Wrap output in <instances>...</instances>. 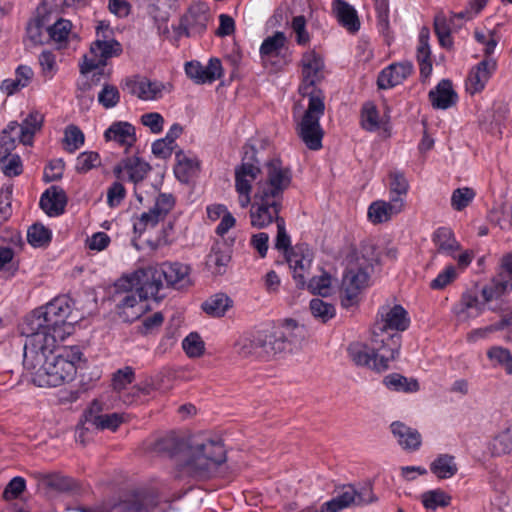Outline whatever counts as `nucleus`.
<instances>
[{
	"label": "nucleus",
	"mask_w": 512,
	"mask_h": 512,
	"mask_svg": "<svg viewBox=\"0 0 512 512\" xmlns=\"http://www.w3.org/2000/svg\"><path fill=\"white\" fill-rule=\"evenodd\" d=\"M58 343L41 338L24 344L23 365L32 382L39 387H57L74 379L82 352L77 346L64 348L55 355Z\"/></svg>",
	"instance_id": "f257e3e1"
},
{
	"label": "nucleus",
	"mask_w": 512,
	"mask_h": 512,
	"mask_svg": "<svg viewBox=\"0 0 512 512\" xmlns=\"http://www.w3.org/2000/svg\"><path fill=\"white\" fill-rule=\"evenodd\" d=\"M323 67L322 57L314 50L306 51L302 55V83L299 86V93L308 99V104L298 123L297 131L301 140L311 150H319L322 147L323 130L319 121L325 111V96L316 88V83L323 78Z\"/></svg>",
	"instance_id": "f03ea898"
},
{
	"label": "nucleus",
	"mask_w": 512,
	"mask_h": 512,
	"mask_svg": "<svg viewBox=\"0 0 512 512\" xmlns=\"http://www.w3.org/2000/svg\"><path fill=\"white\" fill-rule=\"evenodd\" d=\"M292 182L291 170L279 159L265 163L263 178L254 186L253 201L249 216L252 227L263 229L278 220L282 208L283 194Z\"/></svg>",
	"instance_id": "7ed1b4c3"
},
{
	"label": "nucleus",
	"mask_w": 512,
	"mask_h": 512,
	"mask_svg": "<svg viewBox=\"0 0 512 512\" xmlns=\"http://www.w3.org/2000/svg\"><path fill=\"white\" fill-rule=\"evenodd\" d=\"M155 449L170 455L180 454L189 474L198 478H206L226 460L223 443L207 433L190 436L179 440L167 436L158 440Z\"/></svg>",
	"instance_id": "20e7f679"
},
{
	"label": "nucleus",
	"mask_w": 512,
	"mask_h": 512,
	"mask_svg": "<svg viewBox=\"0 0 512 512\" xmlns=\"http://www.w3.org/2000/svg\"><path fill=\"white\" fill-rule=\"evenodd\" d=\"M72 305L65 297H56L47 304L36 308L29 314L22 325L25 342L36 337L53 338L59 343L74 332L76 320L72 317Z\"/></svg>",
	"instance_id": "39448f33"
},
{
	"label": "nucleus",
	"mask_w": 512,
	"mask_h": 512,
	"mask_svg": "<svg viewBox=\"0 0 512 512\" xmlns=\"http://www.w3.org/2000/svg\"><path fill=\"white\" fill-rule=\"evenodd\" d=\"M400 348L399 333H376L372 330L370 343H352L348 347V353L355 365L383 372L399 356Z\"/></svg>",
	"instance_id": "423d86ee"
},
{
	"label": "nucleus",
	"mask_w": 512,
	"mask_h": 512,
	"mask_svg": "<svg viewBox=\"0 0 512 512\" xmlns=\"http://www.w3.org/2000/svg\"><path fill=\"white\" fill-rule=\"evenodd\" d=\"M190 268L179 262H164L135 271V279L142 281L145 295L157 296L166 283L167 286L181 288L189 283Z\"/></svg>",
	"instance_id": "0eeeda50"
},
{
	"label": "nucleus",
	"mask_w": 512,
	"mask_h": 512,
	"mask_svg": "<svg viewBox=\"0 0 512 512\" xmlns=\"http://www.w3.org/2000/svg\"><path fill=\"white\" fill-rule=\"evenodd\" d=\"M108 26L100 24L96 30V39L90 45V56L85 55L80 71L89 73L106 65L107 60L121 55L122 45L111 36Z\"/></svg>",
	"instance_id": "6e6552de"
},
{
	"label": "nucleus",
	"mask_w": 512,
	"mask_h": 512,
	"mask_svg": "<svg viewBox=\"0 0 512 512\" xmlns=\"http://www.w3.org/2000/svg\"><path fill=\"white\" fill-rule=\"evenodd\" d=\"M42 123L43 115L39 112H31L21 124L11 121L0 134V154H3V158L15 149L17 140L24 145H31Z\"/></svg>",
	"instance_id": "1a4fd4ad"
},
{
	"label": "nucleus",
	"mask_w": 512,
	"mask_h": 512,
	"mask_svg": "<svg viewBox=\"0 0 512 512\" xmlns=\"http://www.w3.org/2000/svg\"><path fill=\"white\" fill-rule=\"evenodd\" d=\"M135 272L123 277L120 286L128 290L117 305L118 314L123 321L133 322L139 319L148 309L146 300L157 296H146L140 288L142 281L135 279Z\"/></svg>",
	"instance_id": "9d476101"
},
{
	"label": "nucleus",
	"mask_w": 512,
	"mask_h": 512,
	"mask_svg": "<svg viewBox=\"0 0 512 512\" xmlns=\"http://www.w3.org/2000/svg\"><path fill=\"white\" fill-rule=\"evenodd\" d=\"M377 500L370 484L361 485L358 488L354 485H342L335 491V496L324 504L328 512H340L352 506H364Z\"/></svg>",
	"instance_id": "9b49d317"
},
{
	"label": "nucleus",
	"mask_w": 512,
	"mask_h": 512,
	"mask_svg": "<svg viewBox=\"0 0 512 512\" xmlns=\"http://www.w3.org/2000/svg\"><path fill=\"white\" fill-rule=\"evenodd\" d=\"M350 263L342 279L341 305L350 308L359 303L361 292L369 285L368 265Z\"/></svg>",
	"instance_id": "f8f14e48"
},
{
	"label": "nucleus",
	"mask_w": 512,
	"mask_h": 512,
	"mask_svg": "<svg viewBox=\"0 0 512 512\" xmlns=\"http://www.w3.org/2000/svg\"><path fill=\"white\" fill-rule=\"evenodd\" d=\"M293 329H298V325L295 321L289 320L280 329L258 331L260 358L268 360L284 352L287 344L291 342L289 332Z\"/></svg>",
	"instance_id": "ddd939ff"
},
{
	"label": "nucleus",
	"mask_w": 512,
	"mask_h": 512,
	"mask_svg": "<svg viewBox=\"0 0 512 512\" xmlns=\"http://www.w3.org/2000/svg\"><path fill=\"white\" fill-rule=\"evenodd\" d=\"M211 20L209 7L205 3H194L190 5L187 12L181 17L179 35L195 37L202 35Z\"/></svg>",
	"instance_id": "4468645a"
},
{
	"label": "nucleus",
	"mask_w": 512,
	"mask_h": 512,
	"mask_svg": "<svg viewBox=\"0 0 512 512\" xmlns=\"http://www.w3.org/2000/svg\"><path fill=\"white\" fill-rule=\"evenodd\" d=\"M410 318L407 311L401 305L382 306L377 314V320L372 330L376 333L402 332L409 327Z\"/></svg>",
	"instance_id": "2eb2a0df"
},
{
	"label": "nucleus",
	"mask_w": 512,
	"mask_h": 512,
	"mask_svg": "<svg viewBox=\"0 0 512 512\" xmlns=\"http://www.w3.org/2000/svg\"><path fill=\"white\" fill-rule=\"evenodd\" d=\"M158 499L153 494L129 493L115 503L113 512H156Z\"/></svg>",
	"instance_id": "dca6fc26"
},
{
	"label": "nucleus",
	"mask_w": 512,
	"mask_h": 512,
	"mask_svg": "<svg viewBox=\"0 0 512 512\" xmlns=\"http://www.w3.org/2000/svg\"><path fill=\"white\" fill-rule=\"evenodd\" d=\"M185 72L197 84L212 83L223 75L222 64L218 58H211L206 66L198 61L188 62Z\"/></svg>",
	"instance_id": "f3484780"
},
{
	"label": "nucleus",
	"mask_w": 512,
	"mask_h": 512,
	"mask_svg": "<svg viewBox=\"0 0 512 512\" xmlns=\"http://www.w3.org/2000/svg\"><path fill=\"white\" fill-rule=\"evenodd\" d=\"M289 267L292 269L293 278L300 288L305 287L306 278L312 264V254L309 249L303 246L291 249L286 256Z\"/></svg>",
	"instance_id": "a211bd4d"
},
{
	"label": "nucleus",
	"mask_w": 512,
	"mask_h": 512,
	"mask_svg": "<svg viewBox=\"0 0 512 512\" xmlns=\"http://www.w3.org/2000/svg\"><path fill=\"white\" fill-rule=\"evenodd\" d=\"M485 310V304L471 291L462 294L460 300L453 306L452 312L460 323L477 318Z\"/></svg>",
	"instance_id": "6ab92c4d"
},
{
	"label": "nucleus",
	"mask_w": 512,
	"mask_h": 512,
	"mask_svg": "<svg viewBox=\"0 0 512 512\" xmlns=\"http://www.w3.org/2000/svg\"><path fill=\"white\" fill-rule=\"evenodd\" d=\"M151 170L148 162L143 159L132 156L123 159L113 169L115 176L118 179H124L127 176L128 180L133 183L142 181Z\"/></svg>",
	"instance_id": "aec40b11"
},
{
	"label": "nucleus",
	"mask_w": 512,
	"mask_h": 512,
	"mask_svg": "<svg viewBox=\"0 0 512 512\" xmlns=\"http://www.w3.org/2000/svg\"><path fill=\"white\" fill-rule=\"evenodd\" d=\"M104 138L128 150L137 141L136 129L127 121H115L105 130Z\"/></svg>",
	"instance_id": "412c9836"
},
{
	"label": "nucleus",
	"mask_w": 512,
	"mask_h": 512,
	"mask_svg": "<svg viewBox=\"0 0 512 512\" xmlns=\"http://www.w3.org/2000/svg\"><path fill=\"white\" fill-rule=\"evenodd\" d=\"M495 70L496 61L494 59L486 58L479 62L467 77L466 90L470 94L482 91Z\"/></svg>",
	"instance_id": "4be33fe9"
},
{
	"label": "nucleus",
	"mask_w": 512,
	"mask_h": 512,
	"mask_svg": "<svg viewBox=\"0 0 512 512\" xmlns=\"http://www.w3.org/2000/svg\"><path fill=\"white\" fill-rule=\"evenodd\" d=\"M101 404L93 401L89 409L85 412V421L100 430L115 431L124 421V415L119 413L102 414Z\"/></svg>",
	"instance_id": "5701e85b"
},
{
	"label": "nucleus",
	"mask_w": 512,
	"mask_h": 512,
	"mask_svg": "<svg viewBox=\"0 0 512 512\" xmlns=\"http://www.w3.org/2000/svg\"><path fill=\"white\" fill-rule=\"evenodd\" d=\"M413 71V65L408 62L393 63L384 68L377 79L380 89H390L401 84Z\"/></svg>",
	"instance_id": "b1692460"
},
{
	"label": "nucleus",
	"mask_w": 512,
	"mask_h": 512,
	"mask_svg": "<svg viewBox=\"0 0 512 512\" xmlns=\"http://www.w3.org/2000/svg\"><path fill=\"white\" fill-rule=\"evenodd\" d=\"M403 209V203L399 200H377L372 202L368 207V219L373 224L384 223L389 221L393 216L402 212Z\"/></svg>",
	"instance_id": "393cba45"
},
{
	"label": "nucleus",
	"mask_w": 512,
	"mask_h": 512,
	"mask_svg": "<svg viewBox=\"0 0 512 512\" xmlns=\"http://www.w3.org/2000/svg\"><path fill=\"white\" fill-rule=\"evenodd\" d=\"M391 432L399 446L405 451H417L422 444V436L418 430L403 422L394 421L390 425Z\"/></svg>",
	"instance_id": "a878e982"
},
{
	"label": "nucleus",
	"mask_w": 512,
	"mask_h": 512,
	"mask_svg": "<svg viewBox=\"0 0 512 512\" xmlns=\"http://www.w3.org/2000/svg\"><path fill=\"white\" fill-rule=\"evenodd\" d=\"M265 165L262 169L258 165L251 162H242L235 168V189L251 190L252 184L255 185L263 178Z\"/></svg>",
	"instance_id": "bb28decb"
},
{
	"label": "nucleus",
	"mask_w": 512,
	"mask_h": 512,
	"mask_svg": "<svg viewBox=\"0 0 512 512\" xmlns=\"http://www.w3.org/2000/svg\"><path fill=\"white\" fill-rule=\"evenodd\" d=\"M67 203L65 192L59 186H51L40 198V207L50 217L64 212Z\"/></svg>",
	"instance_id": "cd10ccee"
},
{
	"label": "nucleus",
	"mask_w": 512,
	"mask_h": 512,
	"mask_svg": "<svg viewBox=\"0 0 512 512\" xmlns=\"http://www.w3.org/2000/svg\"><path fill=\"white\" fill-rule=\"evenodd\" d=\"M430 102L435 109L445 110L457 102V94L449 80H442L429 92Z\"/></svg>",
	"instance_id": "c85d7f7f"
},
{
	"label": "nucleus",
	"mask_w": 512,
	"mask_h": 512,
	"mask_svg": "<svg viewBox=\"0 0 512 512\" xmlns=\"http://www.w3.org/2000/svg\"><path fill=\"white\" fill-rule=\"evenodd\" d=\"M430 32L422 27L419 32L416 58L420 67L422 77H429L432 72L431 50L429 45Z\"/></svg>",
	"instance_id": "c756f323"
},
{
	"label": "nucleus",
	"mask_w": 512,
	"mask_h": 512,
	"mask_svg": "<svg viewBox=\"0 0 512 512\" xmlns=\"http://www.w3.org/2000/svg\"><path fill=\"white\" fill-rule=\"evenodd\" d=\"M432 240L439 253L450 257H455V253L461 249V245L456 240L453 231L447 227H439L433 233Z\"/></svg>",
	"instance_id": "7c9ffc66"
},
{
	"label": "nucleus",
	"mask_w": 512,
	"mask_h": 512,
	"mask_svg": "<svg viewBox=\"0 0 512 512\" xmlns=\"http://www.w3.org/2000/svg\"><path fill=\"white\" fill-rule=\"evenodd\" d=\"M333 12L338 22L350 32L358 31L360 22L356 10L343 0H334Z\"/></svg>",
	"instance_id": "2f4dec72"
},
{
	"label": "nucleus",
	"mask_w": 512,
	"mask_h": 512,
	"mask_svg": "<svg viewBox=\"0 0 512 512\" xmlns=\"http://www.w3.org/2000/svg\"><path fill=\"white\" fill-rule=\"evenodd\" d=\"M231 255L228 249L219 245L212 247L206 258V267L213 275H223L230 262Z\"/></svg>",
	"instance_id": "473e14b6"
},
{
	"label": "nucleus",
	"mask_w": 512,
	"mask_h": 512,
	"mask_svg": "<svg viewBox=\"0 0 512 512\" xmlns=\"http://www.w3.org/2000/svg\"><path fill=\"white\" fill-rule=\"evenodd\" d=\"M287 43L286 35L277 31L273 35L265 38L260 46L259 53L263 61L271 60L272 58L280 56L282 50Z\"/></svg>",
	"instance_id": "72a5a7b5"
},
{
	"label": "nucleus",
	"mask_w": 512,
	"mask_h": 512,
	"mask_svg": "<svg viewBox=\"0 0 512 512\" xmlns=\"http://www.w3.org/2000/svg\"><path fill=\"white\" fill-rule=\"evenodd\" d=\"M33 77V71L29 66L20 65L15 71V77L5 79L1 83V90L7 95H12L28 86Z\"/></svg>",
	"instance_id": "f704fd0d"
},
{
	"label": "nucleus",
	"mask_w": 512,
	"mask_h": 512,
	"mask_svg": "<svg viewBox=\"0 0 512 512\" xmlns=\"http://www.w3.org/2000/svg\"><path fill=\"white\" fill-rule=\"evenodd\" d=\"M130 87L132 94L146 101L160 98L163 89V85L160 82L148 79L132 81Z\"/></svg>",
	"instance_id": "c9c22d12"
},
{
	"label": "nucleus",
	"mask_w": 512,
	"mask_h": 512,
	"mask_svg": "<svg viewBox=\"0 0 512 512\" xmlns=\"http://www.w3.org/2000/svg\"><path fill=\"white\" fill-rule=\"evenodd\" d=\"M177 164L174 172L176 177L182 181L187 182L189 178L195 175L199 170V161L195 157H189L182 151L176 153Z\"/></svg>",
	"instance_id": "e433bc0d"
},
{
	"label": "nucleus",
	"mask_w": 512,
	"mask_h": 512,
	"mask_svg": "<svg viewBox=\"0 0 512 512\" xmlns=\"http://www.w3.org/2000/svg\"><path fill=\"white\" fill-rule=\"evenodd\" d=\"M389 199L399 200L405 206V197L409 190V182L400 171H392L389 174Z\"/></svg>",
	"instance_id": "4c0bfd02"
},
{
	"label": "nucleus",
	"mask_w": 512,
	"mask_h": 512,
	"mask_svg": "<svg viewBox=\"0 0 512 512\" xmlns=\"http://www.w3.org/2000/svg\"><path fill=\"white\" fill-rule=\"evenodd\" d=\"M430 470L439 479H448L457 473L458 468L453 456L442 454L431 463Z\"/></svg>",
	"instance_id": "58836bf2"
},
{
	"label": "nucleus",
	"mask_w": 512,
	"mask_h": 512,
	"mask_svg": "<svg viewBox=\"0 0 512 512\" xmlns=\"http://www.w3.org/2000/svg\"><path fill=\"white\" fill-rule=\"evenodd\" d=\"M384 385L394 391L398 392H417L419 390V383L415 379H408L400 374L392 373L384 377Z\"/></svg>",
	"instance_id": "ea45409f"
},
{
	"label": "nucleus",
	"mask_w": 512,
	"mask_h": 512,
	"mask_svg": "<svg viewBox=\"0 0 512 512\" xmlns=\"http://www.w3.org/2000/svg\"><path fill=\"white\" fill-rule=\"evenodd\" d=\"M71 28V22L66 19H59L53 25L48 26V44L52 43L62 47V44L68 40Z\"/></svg>",
	"instance_id": "a19ab883"
},
{
	"label": "nucleus",
	"mask_w": 512,
	"mask_h": 512,
	"mask_svg": "<svg viewBox=\"0 0 512 512\" xmlns=\"http://www.w3.org/2000/svg\"><path fill=\"white\" fill-rule=\"evenodd\" d=\"M420 498L423 506L428 510L446 507L451 503V496L441 489L426 491Z\"/></svg>",
	"instance_id": "79ce46f5"
},
{
	"label": "nucleus",
	"mask_w": 512,
	"mask_h": 512,
	"mask_svg": "<svg viewBox=\"0 0 512 512\" xmlns=\"http://www.w3.org/2000/svg\"><path fill=\"white\" fill-rule=\"evenodd\" d=\"M231 306L230 298L222 293L215 294L202 304L203 310L214 317H220L225 314Z\"/></svg>",
	"instance_id": "37998d69"
},
{
	"label": "nucleus",
	"mask_w": 512,
	"mask_h": 512,
	"mask_svg": "<svg viewBox=\"0 0 512 512\" xmlns=\"http://www.w3.org/2000/svg\"><path fill=\"white\" fill-rule=\"evenodd\" d=\"M258 331L254 334L241 337L236 343V350L242 357L255 356L260 358V344L257 342Z\"/></svg>",
	"instance_id": "c03bdc74"
},
{
	"label": "nucleus",
	"mask_w": 512,
	"mask_h": 512,
	"mask_svg": "<svg viewBox=\"0 0 512 512\" xmlns=\"http://www.w3.org/2000/svg\"><path fill=\"white\" fill-rule=\"evenodd\" d=\"M509 325V321L506 318L501 319L495 324L488 325L486 327L476 328L467 334V341L470 343H476L480 340H487L491 334L496 331H500Z\"/></svg>",
	"instance_id": "a18cd8bd"
},
{
	"label": "nucleus",
	"mask_w": 512,
	"mask_h": 512,
	"mask_svg": "<svg viewBox=\"0 0 512 512\" xmlns=\"http://www.w3.org/2000/svg\"><path fill=\"white\" fill-rule=\"evenodd\" d=\"M37 478L42 483L57 491H68L72 488V481L70 478L57 473L42 474L37 473Z\"/></svg>",
	"instance_id": "49530a36"
},
{
	"label": "nucleus",
	"mask_w": 512,
	"mask_h": 512,
	"mask_svg": "<svg viewBox=\"0 0 512 512\" xmlns=\"http://www.w3.org/2000/svg\"><path fill=\"white\" fill-rule=\"evenodd\" d=\"M487 356L494 365L502 366L508 374H512V355L507 349L494 346L488 350Z\"/></svg>",
	"instance_id": "de8ad7c7"
},
{
	"label": "nucleus",
	"mask_w": 512,
	"mask_h": 512,
	"mask_svg": "<svg viewBox=\"0 0 512 512\" xmlns=\"http://www.w3.org/2000/svg\"><path fill=\"white\" fill-rule=\"evenodd\" d=\"M160 221H162L161 218L150 209L134 219V232L140 236L146 230L154 228Z\"/></svg>",
	"instance_id": "09e8293b"
},
{
	"label": "nucleus",
	"mask_w": 512,
	"mask_h": 512,
	"mask_svg": "<svg viewBox=\"0 0 512 512\" xmlns=\"http://www.w3.org/2000/svg\"><path fill=\"white\" fill-rule=\"evenodd\" d=\"M475 191L469 187L458 188L451 196V206L456 211L466 208L475 198Z\"/></svg>",
	"instance_id": "8fccbe9b"
},
{
	"label": "nucleus",
	"mask_w": 512,
	"mask_h": 512,
	"mask_svg": "<svg viewBox=\"0 0 512 512\" xmlns=\"http://www.w3.org/2000/svg\"><path fill=\"white\" fill-rule=\"evenodd\" d=\"M84 134L83 132L75 125H69L65 129L64 133V143L65 149L73 153L77 149H79L84 144Z\"/></svg>",
	"instance_id": "3c124183"
},
{
	"label": "nucleus",
	"mask_w": 512,
	"mask_h": 512,
	"mask_svg": "<svg viewBox=\"0 0 512 512\" xmlns=\"http://www.w3.org/2000/svg\"><path fill=\"white\" fill-rule=\"evenodd\" d=\"M101 159L97 152L94 151H85L79 154L76 159L75 169L78 173H87L100 166Z\"/></svg>",
	"instance_id": "603ef678"
},
{
	"label": "nucleus",
	"mask_w": 512,
	"mask_h": 512,
	"mask_svg": "<svg viewBox=\"0 0 512 512\" xmlns=\"http://www.w3.org/2000/svg\"><path fill=\"white\" fill-rule=\"evenodd\" d=\"M182 348L188 357L197 358L204 353L205 345L197 333H190L183 339Z\"/></svg>",
	"instance_id": "864d4df0"
},
{
	"label": "nucleus",
	"mask_w": 512,
	"mask_h": 512,
	"mask_svg": "<svg viewBox=\"0 0 512 512\" xmlns=\"http://www.w3.org/2000/svg\"><path fill=\"white\" fill-rule=\"evenodd\" d=\"M310 310L314 317L320 319L322 322H327L335 316V307L323 301L322 299L315 298L310 302Z\"/></svg>",
	"instance_id": "5fc2aeb1"
},
{
	"label": "nucleus",
	"mask_w": 512,
	"mask_h": 512,
	"mask_svg": "<svg viewBox=\"0 0 512 512\" xmlns=\"http://www.w3.org/2000/svg\"><path fill=\"white\" fill-rule=\"evenodd\" d=\"M28 242L34 247H42L51 240V232L43 225L34 224L27 232Z\"/></svg>",
	"instance_id": "6e6d98bb"
},
{
	"label": "nucleus",
	"mask_w": 512,
	"mask_h": 512,
	"mask_svg": "<svg viewBox=\"0 0 512 512\" xmlns=\"http://www.w3.org/2000/svg\"><path fill=\"white\" fill-rule=\"evenodd\" d=\"M331 285V276L328 273L323 272L321 275L311 278L307 287L313 294L327 296L330 294Z\"/></svg>",
	"instance_id": "4d7b16f0"
},
{
	"label": "nucleus",
	"mask_w": 512,
	"mask_h": 512,
	"mask_svg": "<svg viewBox=\"0 0 512 512\" xmlns=\"http://www.w3.org/2000/svg\"><path fill=\"white\" fill-rule=\"evenodd\" d=\"M361 123L364 129L375 131L380 127L378 111L374 104L366 103L362 108Z\"/></svg>",
	"instance_id": "13d9d810"
},
{
	"label": "nucleus",
	"mask_w": 512,
	"mask_h": 512,
	"mask_svg": "<svg viewBox=\"0 0 512 512\" xmlns=\"http://www.w3.org/2000/svg\"><path fill=\"white\" fill-rule=\"evenodd\" d=\"M38 61L43 76L48 79L53 78L58 70L55 54L51 51L44 50L40 53Z\"/></svg>",
	"instance_id": "bf43d9fd"
},
{
	"label": "nucleus",
	"mask_w": 512,
	"mask_h": 512,
	"mask_svg": "<svg viewBox=\"0 0 512 512\" xmlns=\"http://www.w3.org/2000/svg\"><path fill=\"white\" fill-rule=\"evenodd\" d=\"M175 199L172 194L161 193L157 196L154 206L151 208L163 221L173 209Z\"/></svg>",
	"instance_id": "052dcab7"
},
{
	"label": "nucleus",
	"mask_w": 512,
	"mask_h": 512,
	"mask_svg": "<svg viewBox=\"0 0 512 512\" xmlns=\"http://www.w3.org/2000/svg\"><path fill=\"white\" fill-rule=\"evenodd\" d=\"M135 379L134 370L131 367L119 369L114 373L112 384L114 390L121 392L125 390Z\"/></svg>",
	"instance_id": "680f3d73"
},
{
	"label": "nucleus",
	"mask_w": 512,
	"mask_h": 512,
	"mask_svg": "<svg viewBox=\"0 0 512 512\" xmlns=\"http://www.w3.org/2000/svg\"><path fill=\"white\" fill-rule=\"evenodd\" d=\"M48 27H45L39 20L29 23L27 35L34 44H48Z\"/></svg>",
	"instance_id": "e2e57ef3"
},
{
	"label": "nucleus",
	"mask_w": 512,
	"mask_h": 512,
	"mask_svg": "<svg viewBox=\"0 0 512 512\" xmlns=\"http://www.w3.org/2000/svg\"><path fill=\"white\" fill-rule=\"evenodd\" d=\"M140 123L147 127L151 133L160 134L163 131L165 120L160 113L149 112L141 115Z\"/></svg>",
	"instance_id": "0e129e2a"
},
{
	"label": "nucleus",
	"mask_w": 512,
	"mask_h": 512,
	"mask_svg": "<svg viewBox=\"0 0 512 512\" xmlns=\"http://www.w3.org/2000/svg\"><path fill=\"white\" fill-rule=\"evenodd\" d=\"M291 28L296 35V43L305 46L310 42V34L306 29V19L299 15L293 18Z\"/></svg>",
	"instance_id": "69168bd1"
},
{
	"label": "nucleus",
	"mask_w": 512,
	"mask_h": 512,
	"mask_svg": "<svg viewBox=\"0 0 512 512\" xmlns=\"http://www.w3.org/2000/svg\"><path fill=\"white\" fill-rule=\"evenodd\" d=\"M120 94L117 87L113 85H104L98 94L99 103L105 108H112L118 104Z\"/></svg>",
	"instance_id": "338daca9"
},
{
	"label": "nucleus",
	"mask_w": 512,
	"mask_h": 512,
	"mask_svg": "<svg viewBox=\"0 0 512 512\" xmlns=\"http://www.w3.org/2000/svg\"><path fill=\"white\" fill-rule=\"evenodd\" d=\"M26 489V481L23 477L16 476L10 480L3 492L5 500L17 499Z\"/></svg>",
	"instance_id": "774afa93"
}]
</instances>
